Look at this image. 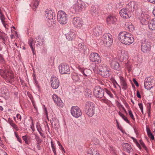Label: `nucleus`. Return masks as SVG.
Instances as JSON below:
<instances>
[{"instance_id":"58","label":"nucleus","mask_w":155,"mask_h":155,"mask_svg":"<svg viewBox=\"0 0 155 155\" xmlns=\"http://www.w3.org/2000/svg\"><path fill=\"white\" fill-rule=\"evenodd\" d=\"M7 122L11 125L14 123L13 121L10 118H9L8 119Z\"/></svg>"},{"instance_id":"46","label":"nucleus","mask_w":155,"mask_h":155,"mask_svg":"<svg viewBox=\"0 0 155 155\" xmlns=\"http://www.w3.org/2000/svg\"><path fill=\"white\" fill-rule=\"evenodd\" d=\"M140 144L142 146V147L143 148L146 150L147 151V148L145 145V144L144 142L143 141L141 140H140Z\"/></svg>"},{"instance_id":"16","label":"nucleus","mask_w":155,"mask_h":155,"mask_svg":"<svg viewBox=\"0 0 155 155\" xmlns=\"http://www.w3.org/2000/svg\"><path fill=\"white\" fill-rule=\"evenodd\" d=\"M51 86L53 89H56L59 86V81L58 78L54 75H52L51 76Z\"/></svg>"},{"instance_id":"37","label":"nucleus","mask_w":155,"mask_h":155,"mask_svg":"<svg viewBox=\"0 0 155 155\" xmlns=\"http://www.w3.org/2000/svg\"><path fill=\"white\" fill-rule=\"evenodd\" d=\"M0 38L3 40L4 43L7 41L8 39V38L6 36V34L5 33L4 34H1L0 35Z\"/></svg>"},{"instance_id":"54","label":"nucleus","mask_w":155,"mask_h":155,"mask_svg":"<svg viewBox=\"0 0 155 155\" xmlns=\"http://www.w3.org/2000/svg\"><path fill=\"white\" fill-rule=\"evenodd\" d=\"M133 81L137 87L139 86V84L135 78H133Z\"/></svg>"},{"instance_id":"49","label":"nucleus","mask_w":155,"mask_h":155,"mask_svg":"<svg viewBox=\"0 0 155 155\" xmlns=\"http://www.w3.org/2000/svg\"><path fill=\"white\" fill-rule=\"evenodd\" d=\"M0 18L2 23H4V22H5L4 21L5 18L4 15L3 14L0 15Z\"/></svg>"},{"instance_id":"20","label":"nucleus","mask_w":155,"mask_h":155,"mask_svg":"<svg viewBox=\"0 0 155 155\" xmlns=\"http://www.w3.org/2000/svg\"><path fill=\"white\" fill-rule=\"evenodd\" d=\"M53 99L58 106L59 107H62L63 105V103L61 98L58 97L55 94H54L52 95Z\"/></svg>"},{"instance_id":"21","label":"nucleus","mask_w":155,"mask_h":155,"mask_svg":"<svg viewBox=\"0 0 155 155\" xmlns=\"http://www.w3.org/2000/svg\"><path fill=\"white\" fill-rule=\"evenodd\" d=\"M110 65L111 68L117 71H120L121 69L120 64L115 60H113L111 61Z\"/></svg>"},{"instance_id":"14","label":"nucleus","mask_w":155,"mask_h":155,"mask_svg":"<svg viewBox=\"0 0 155 155\" xmlns=\"http://www.w3.org/2000/svg\"><path fill=\"white\" fill-rule=\"evenodd\" d=\"M154 80H152L150 77L146 78L144 81V87L147 90H149L153 86Z\"/></svg>"},{"instance_id":"27","label":"nucleus","mask_w":155,"mask_h":155,"mask_svg":"<svg viewBox=\"0 0 155 155\" xmlns=\"http://www.w3.org/2000/svg\"><path fill=\"white\" fill-rule=\"evenodd\" d=\"M102 31V28L101 27L97 26L93 30V34L95 36H99L101 34Z\"/></svg>"},{"instance_id":"56","label":"nucleus","mask_w":155,"mask_h":155,"mask_svg":"<svg viewBox=\"0 0 155 155\" xmlns=\"http://www.w3.org/2000/svg\"><path fill=\"white\" fill-rule=\"evenodd\" d=\"M117 125V127L121 131V132H122V133H123L124 130H122V127L121 126H120L119 125V124L118 125Z\"/></svg>"},{"instance_id":"36","label":"nucleus","mask_w":155,"mask_h":155,"mask_svg":"<svg viewBox=\"0 0 155 155\" xmlns=\"http://www.w3.org/2000/svg\"><path fill=\"white\" fill-rule=\"evenodd\" d=\"M48 22L49 24V26L50 27L54 26L55 25V20L54 18L49 19Z\"/></svg>"},{"instance_id":"23","label":"nucleus","mask_w":155,"mask_h":155,"mask_svg":"<svg viewBox=\"0 0 155 155\" xmlns=\"http://www.w3.org/2000/svg\"><path fill=\"white\" fill-rule=\"evenodd\" d=\"M71 77L74 81L75 82L81 81L82 78L81 74H78L75 72H73L71 74Z\"/></svg>"},{"instance_id":"10","label":"nucleus","mask_w":155,"mask_h":155,"mask_svg":"<svg viewBox=\"0 0 155 155\" xmlns=\"http://www.w3.org/2000/svg\"><path fill=\"white\" fill-rule=\"evenodd\" d=\"M59 70L61 74H70V68L69 66L67 64L61 63L59 66Z\"/></svg>"},{"instance_id":"3","label":"nucleus","mask_w":155,"mask_h":155,"mask_svg":"<svg viewBox=\"0 0 155 155\" xmlns=\"http://www.w3.org/2000/svg\"><path fill=\"white\" fill-rule=\"evenodd\" d=\"M86 5L85 3L81 0L77 1L76 4L74 5L70 9V12L69 13L74 14L76 12H80L85 10L86 7Z\"/></svg>"},{"instance_id":"61","label":"nucleus","mask_w":155,"mask_h":155,"mask_svg":"<svg viewBox=\"0 0 155 155\" xmlns=\"http://www.w3.org/2000/svg\"><path fill=\"white\" fill-rule=\"evenodd\" d=\"M23 140L24 141H25L26 140L28 139V136L27 135H25L24 136H23L22 137Z\"/></svg>"},{"instance_id":"40","label":"nucleus","mask_w":155,"mask_h":155,"mask_svg":"<svg viewBox=\"0 0 155 155\" xmlns=\"http://www.w3.org/2000/svg\"><path fill=\"white\" fill-rule=\"evenodd\" d=\"M105 68H107V67L106 65L105 64H101L98 67V69L99 70V71L100 72L101 71V69H104Z\"/></svg>"},{"instance_id":"63","label":"nucleus","mask_w":155,"mask_h":155,"mask_svg":"<svg viewBox=\"0 0 155 155\" xmlns=\"http://www.w3.org/2000/svg\"><path fill=\"white\" fill-rule=\"evenodd\" d=\"M136 143L137 146L138 147V148L140 149L141 150L142 149V147L140 144L138 143V142H136Z\"/></svg>"},{"instance_id":"38","label":"nucleus","mask_w":155,"mask_h":155,"mask_svg":"<svg viewBox=\"0 0 155 155\" xmlns=\"http://www.w3.org/2000/svg\"><path fill=\"white\" fill-rule=\"evenodd\" d=\"M125 146L126 147V150L127 152V153H130L132 150L131 146L129 145V144L127 143H125Z\"/></svg>"},{"instance_id":"1","label":"nucleus","mask_w":155,"mask_h":155,"mask_svg":"<svg viewBox=\"0 0 155 155\" xmlns=\"http://www.w3.org/2000/svg\"><path fill=\"white\" fill-rule=\"evenodd\" d=\"M118 38L120 42L127 45H130L134 41L133 35L125 31L120 32L118 34Z\"/></svg>"},{"instance_id":"45","label":"nucleus","mask_w":155,"mask_h":155,"mask_svg":"<svg viewBox=\"0 0 155 155\" xmlns=\"http://www.w3.org/2000/svg\"><path fill=\"white\" fill-rule=\"evenodd\" d=\"M109 150L111 153L115 154V155H117V154H116V150L115 148L114 147H110L109 148Z\"/></svg>"},{"instance_id":"30","label":"nucleus","mask_w":155,"mask_h":155,"mask_svg":"<svg viewBox=\"0 0 155 155\" xmlns=\"http://www.w3.org/2000/svg\"><path fill=\"white\" fill-rule=\"evenodd\" d=\"M148 26L150 29L155 30V19L153 18L149 21Z\"/></svg>"},{"instance_id":"57","label":"nucleus","mask_w":155,"mask_h":155,"mask_svg":"<svg viewBox=\"0 0 155 155\" xmlns=\"http://www.w3.org/2000/svg\"><path fill=\"white\" fill-rule=\"evenodd\" d=\"M138 105H139V106L141 110H143V107L142 103H139Z\"/></svg>"},{"instance_id":"13","label":"nucleus","mask_w":155,"mask_h":155,"mask_svg":"<svg viewBox=\"0 0 155 155\" xmlns=\"http://www.w3.org/2000/svg\"><path fill=\"white\" fill-rule=\"evenodd\" d=\"M132 12L126 8L122 9L119 12L120 16L124 18H128L132 16Z\"/></svg>"},{"instance_id":"62","label":"nucleus","mask_w":155,"mask_h":155,"mask_svg":"<svg viewBox=\"0 0 155 155\" xmlns=\"http://www.w3.org/2000/svg\"><path fill=\"white\" fill-rule=\"evenodd\" d=\"M16 117L18 119H19L20 120H21V115L19 114H17L16 115Z\"/></svg>"},{"instance_id":"35","label":"nucleus","mask_w":155,"mask_h":155,"mask_svg":"<svg viewBox=\"0 0 155 155\" xmlns=\"http://www.w3.org/2000/svg\"><path fill=\"white\" fill-rule=\"evenodd\" d=\"M40 36L39 35L37 37L35 38L36 39V40L35 41V42H38V43L36 44L37 46H41L43 45V44L44 43L43 41H40V40L39 39V38H40Z\"/></svg>"},{"instance_id":"64","label":"nucleus","mask_w":155,"mask_h":155,"mask_svg":"<svg viewBox=\"0 0 155 155\" xmlns=\"http://www.w3.org/2000/svg\"><path fill=\"white\" fill-rule=\"evenodd\" d=\"M93 155H100L97 151H93Z\"/></svg>"},{"instance_id":"19","label":"nucleus","mask_w":155,"mask_h":155,"mask_svg":"<svg viewBox=\"0 0 155 155\" xmlns=\"http://www.w3.org/2000/svg\"><path fill=\"white\" fill-rule=\"evenodd\" d=\"M50 122L53 127L55 130H57L60 127L59 121L55 117L52 118L50 120Z\"/></svg>"},{"instance_id":"5","label":"nucleus","mask_w":155,"mask_h":155,"mask_svg":"<svg viewBox=\"0 0 155 155\" xmlns=\"http://www.w3.org/2000/svg\"><path fill=\"white\" fill-rule=\"evenodd\" d=\"M141 51L144 53L149 52L151 49V43L145 38H143L141 41Z\"/></svg>"},{"instance_id":"17","label":"nucleus","mask_w":155,"mask_h":155,"mask_svg":"<svg viewBox=\"0 0 155 155\" xmlns=\"http://www.w3.org/2000/svg\"><path fill=\"white\" fill-rule=\"evenodd\" d=\"M126 7L132 13L135 10L138 9V5L136 2L130 1L127 5Z\"/></svg>"},{"instance_id":"60","label":"nucleus","mask_w":155,"mask_h":155,"mask_svg":"<svg viewBox=\"0 0 155 155\" xmlns=\"http://www.w3.org/2000/svg\"><path fill=\"white\" fill-rule=\"evenodd\" d=\"M137 97L139 98H140L141 97V95L140 94L139 91H137Z\"/></svg>"},{"instance_id":"18","label":"nucleus","mask_w":155,"mask_h":155,"mask_svg":"<svg viewBox=\"0 0 155 155\" xmlns=\"http://www.w3.org/2000/svg\"><path fill=\"white\" fill-rule=\"evenodd\" d=\"M99 11L97 6L92 5L90 8V12L94 17H97L98 15Z\"/></svg>"},{"instance_id":"31","label":"nucleus","mask_w":155,"mask_h":155,"mask_svg":"<svg viewBox=\"0 0 155 155\" xmlns=\"http://www.w3.org/2000/svg\"><path fill=\"white\" fill-rule=\"evenodd\" d=\"M78 48L80 50L83 51L84 52L86 49V47L84 44L82 42L78 44Z\"/></svg>"},{"instance_id":"29","label":"nucleus","mask_w":155,"mask_h":155,"mask_svg":"<svg viewBox=\"0 0 155 155\" xmlns=\"http://www.w3.org/2000/svg\"><path fill=\"white\" fill-rule=\"evenodd\" d=\"M66 38L69 41L72 40L75 37V34L72 31H70L66 35Z\"/></svg>"},{"instance_id":"8","label":"nucleus","mask_w":155,"mask_h":155,"mask_svg":"<svg viewBox=\"0 0 155 155\" xmlns=\"http://www.w3.org/2000/svg\"><path fill=\"white\" fill-rule=\"evenodd\" d=\"M58 21L61 24H65L67 22V16L65 12L63 11H59L57 15Z\"/></svg>"},{"instance_id":"55","label":"nucleus","mask_w":155,"mask_h":155,"mask_svg":"<svg viewBox=\"0 0 155 155\" xmlns=\"http://www.w3.org/2000/svg\"><path fill=\"white\" fill-rule=\"evenodd\" d=\"M51 146L52 149H55L56 148L54 144L53 143V142L52 140L51 141Z\"/></svg>"},{"instance_id":"39","label":"nucleus","mask_w":155,"mask_h":155,"mask_svg":"<svg viewBox=\"0 0 155 155\" xmlns=\"http://www.w3.org/2000/svg\"><path fill=\"white\" fill-rule=\"evenodd\" d=\"M36 127L37 130L38 132L40 134L41 136L43 137V134L42 133L43 130L41 128V126L39 125H36Z\"/></svg>"},{"instance_id":"25","label":"nucleus","mask_w":155,"mask_h":155,"mask_svg":"<svg viewBox=\"0 0 155 155\" xmlns=\"http://www.w3.org/2000/svg\"><path fill=\"white\" fill-rule=\"evenodd\" d=\"M128 58V54L127 52L124 50L121 51L119 57L121 61H125Z\"/></svg>"},{"instance_id":"52","label":"nucleus","mask_w":155,"mask_h":155,"mask_svg":"<svg viewBox=\"0 0 155 155\" xmlns=\"http://www.w3.org/2000/svg\"><path fill=\"white\" fill-rule=\"evenodd\" d=\"M15 137L21 143L22 140L19 137V136L18 135L16 132H15Z\"/></svg>"},{"instance_id":"4","label":"nucleus","mask_w":155,"mask_h":155,"mask_svg":"<svg viewBox=\"0 0 155 155\" xmlns=\"http://www.w3.org/2000/svg\"><path fill=\"white\" fill-rule=\"evenodd\" d=\"M85 111L86 114L89 117H92L94 114L95 104L92 102H86L84 105Z\"/></svg>"},{"instance_id":"43","label":"nucleus","mask_w":155,"mask_h":155,"mask_svg":"<svg viewBox=\"0 0 155 155\" xmlns=\"http://www.w3.org/2000/svg\"><path fill=\"white\" fill-rule=\"evenodd\" d=\"M104 90L105 92L107 93V94L111 98H113V94H112L111 93L108 91L107 88H104Z\"/></svg>"},{"instance_id":"6","label":"nucleus","mask_w":155,"mask_h":155,"mask_svg":"<svg viewBox=\"0 0 155 155\" xmlns=\"http://www.w3.org/2000/svg\"><path fill=\"white\" fill-rule=\"evenodd\" d=\"M77 68L81 73V75L82 78L83 77L84 79L90 78L92 73V71L90 69L81 67L80 66H78Z\"/></svg>"},{"instance_id":"59","label":"nucleus","mask_w":155,"mask_h":155,"mask_svg":"<svg viewBox=\"0 0 155 155\" xmlns=\"http://www.w3.org/2000/svg\"><path fill=\"white\" fill-rule=\"evenodd\" d=\"M33 78H34V81L35 82V83L36 85L38 87H39V86L38 84V82L37 81L36 79L35 78H34V77Z\"/></svg>"},{"instance_id":"2","label":"nucleus","mask_w":155,"mask_h":155,"mask_svg":"<svg viewBox=\"0 0 155 155\" xmlns=\"http://www.w3.org/2000/svg\"><path fill=\"white\" fill-rule=\"evenodd\" d=\"M5 67L0 69V74L5 79L7 82L10 83H12L14 80V77L13 74L9 70Z\"/></svg>"},{"instance_id":"42","label":"nucleus","mask_w":155,"mask_h":155,"mask_svg":"<svg viewBox=\"0 0 155 155\" xmlns=\"http://www.w3.org/2000/svg\"><path fill=\"white\" fill-rule=\"evenodd\" d=\"M141 18H140V21L142 24H144L147 23L148 22L147 20L146 19V18H143V17L142 14H141Z\"/></svg>"},{"instance_id":"7","label":"nucleus","mask_w":155,"mask_h":155,"mask_svg":"<svg viewBox=\"0 0 155 155\" xmlns=\"http://www.w3.org/2000/svg\"><path fill=\"white\" fill-rule=\"evenodd\" d=\"M104 88L97 86L94 88L93 93L96 98H101L104 96Z\"/></svg>"},{"instance_id":"53","label":"nucleus","mask_w":155,"mask_h":155,"mask_svg":"<svg viewBox=\"0 0 155 155\" xmlns=\"http://www.w3.org/2000/svg\"><path fill=\"white\" fill-rule=\"evenodd\" d=\"M122 119L125 121L127 123L130 124V121L125 116L123 117H122Z\"/></svg>"},{"instance_id":"34","label":"nucleus","mask_w":155,"mask_h":155,"mask_svg":"<svg viewBox=\"0 0 155 155\" xmlns=\"http://www.w3.org/2000/svg\"><path fill=\"white\" fill-rule=\"evenodd\" d=\"M127 28L128 30L130 31H133L134 29V27L133 25L130 22H128L127 23Z\"/></svg>"},{"instance_id":"51","label":"nucleus","mask_w":155,"mask_h":155,"mask_svg":"<svg viewBox=\"0 0 155 155\" xmlns=\"http://www.w3.org/2000/svg\"><path fill=\"white\" fill-rule=\"evenodd\" d=\"M58 146L60 147V148L61 150H62L65 153V151L61 143L59 141H58Z\"/></svg>"},{"instance_id":"22","label":"nucleus","mask_w":155,"mask_h":155,"mask_svg":"<svg viewBox=\"0 0 155 155\" xmlns=\"http://www.w3.org/2000/svg\"><path fill=\"white\" fill-rule=\"evenodd\" d=\"M117 21L116 17L112 15H110L107 18V22L109 24H114Z\"/></svg>"},{"instance_id":"28","label":"nucleus","mask_w":155,"mask_h":155,"mask_svg":"<svg viewBox=\"0 0 155 155\" xmlns=\"http://www.w3.org/2000/svg\"><path fill=\"white\" fill-rule=\"evenodd\" d=\"M120 79L122 89L124 90H126L128 87V86L126 80L121 76L120 77Z\"/></svg>"},{"instance_id":"32","label":"nucleus","mask_w":155,"mask_h":155,"mask_svg":"<svg viewBox=\"0 0 155 155\" xmlns=\"http://www.w3.org/2000/svg\"><path fill=\"white\" fill-rule=\"evenodd\" d=\"M147 133L148 137L151 139L152 140H153L154 139V137L152 133L150 130L148 128H147Z\"/></svg>"},{"instance_id":"11","label":"nucleus","mask_w":155,"mask_h":155,"mask_svg":"<svg viewBox=\"0 0 155 155\" xmlns=\"http://www.w3.org/2000/svg\"><path fill=\"white\" fill-rule=\"evenodd\" d=\"M71 113L72 115L75 118H78L82 115V112L81 110L77 106L72 107Z\"/></svg>"},{"instance_id":"48","label":"nucleus","mask_w":155,"mask_h":155,"mask_svg":"<svg viewBox=\"0 0 155 155\" xmlns=\"http://www.w3.org/2000/svg\"><path fill=\"white\" fill-rule=\"evenodd\" d=\"M93 151H96V150H88L87 152V154L86 155H93Z\"/></svg>"},{"instance_id":"15","label":"nucleus","mask_w":155,"mask_h":155,"mask_svg":"<svg viewBox=\"0 0 155 155\" xmlns=\"http://www.w3.org/2000/svg\"><path fill=\"white\" fill-rule=\"evenodd\" d=\"M72 23L75 27L78 28H81L83 24L82 19L81 18L78 17H74L73 18Z\"/></svg>"},{"instance_id":"9","label":"nucleus","mask_w":155,"mask_h":155,"mask_svg":"<svg viewBox=\"0 0 155 155\" xmlns=\"http://www.w3.org/2000/svg\"><path fill=\"white\" fill-rule=\"evenodd\" d=\"M102 40L108 47L110 46L113 43L112 36L110 34H104L102 37Z\"/></svg>"},{"instance_id":"24","label":"nucleus","mask_w":155,"mask_h":155,"mask_svg":"<svg viewBox=\"0 0 155 155\" xmlns=\"http://www.w3.org/2000/svg\"><path fill=\"white\" fill-rule=\"evenodd\" d=\"M45 15L47 18L48 19L54 18L55 17V14L54 12L52 10L46 9L45 11Z\"/></svg>"},{"instance_id":"33","label":"nucleus","mask_w":155,"mask_h":155,"mask_svg":"<svg viewBox=\"0 0 155 155\" xmlns=\"http://www.w3.org/2000/svg\"><path fill=\"white\" fill-rule=\"evenodd\" d=\"M40 0H34L33 1V4L32 7L33 9L35 11L36 10V8L38 6L39 2Z\"/></svg>"},{"instance_id":"26","label":"nucleus","mask_w":155,"mask_h":155,"mask_svg":"<svg viewBox=\"0 0 155 155\" xmlns=\"http://www.w3.org/2000/svg\"><path fill=\"white\" fill-rule=\"evenodd\" d=\"M102 71L100 72V74L103 77L107 78L110 76V71L108 70V68H105L104 69H101Z\"/></svg>"},{"instance_id":"44","label":"nucleus","mask_w":155,"mask_h":155,"mask_svg":"<svg viewBox=\"0 0 155 155\" xmlns=\"http://www.w3.org/2000/svg\"><path fill=\"white\" fill-rule=\"evenodd\" d=\"M35 139L37 141V143H41L42 141V140L37 135H35Z\"/></svg>"},{"instance_id":"12","label":"nucleus","mask_w":155,"mask_h":155,"mask_svg":"<svg viewBox=\"0 0 155 155\" xmlns=\"http://www.w3.org/2000/svg\"><path fill=\"white\" fill-rule=\"evenodd\" d=\"M90 60L92 62L97 64H99L101 61V59L99 55L96 53H91L89 56Z\"/></svg>"},{"instance_id":"47","label":"nucleus","mask_w":155,"mask_h":155,"mask_svg":"<svg viewBox=\"0 0 155 155\" xmlns=\"http://www.w3.org/2000/svg\"><path fill=\"white\" fill-rule=\"evenodd\" d=\"M16 131L19 130L18 128L17 125L14 123H13L10 125Z\"/></svg>"},{"instance_id":"41","label":"nucleus","mask_w":155,"mask_h":155,"mask_svg":"<svg viewBox=\"0 0 155 155\" xmlns=\"http://www.w3.org/2000/svg\"><path fill=\"white\" fill-rule=\"evenodd\" d=\"M32 41H30V40H29L28 41V44L32 50V51L33 53V54L34 55L35 54V48L32 46Z\"/></svg>"},{"instance_id":"50","label":"nucleus","mask_w":155,"mask_h":155,"mask_svg":"<svg viewBox=\"0 0 155 155\" xmlns=\"http://www.w3.org/2000/svg\"><path fill=\"white\" fill-rule=\"evenodd\" d=\"M128 113L129 114L131 117V118L133 120L134 119V115L132 113V112L131 110H128Z\"/></svg>"}]
</instances>
